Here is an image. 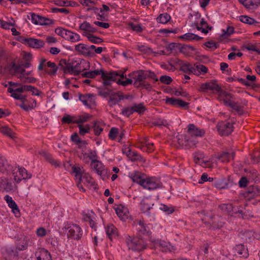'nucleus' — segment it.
I'll use <instances>...</instances> for the list:
<instances>
[{
	"mask_svg": "<svg viewBox=\"0 0 260 260\" xmlns=\"http://www.w3.org/2000/svg\"><path fill=\"white\" fill-rule=\"evenodd\" d=\"M125 242L129 249L135 251L140 252L147 248L146 241L141 237H126Z\"/></svg>",
	"mask_w": 260,
	"mask_h": 260,
	"instance_id": "nucleus-1",
	"label": "nucleus"
},
{
	"mask_svg": "<svg viewBox=\"0 0 260 260\" xmlns=\"http://www.w3.org/2000/svg\"><path fill=\"white\" fill-rule=\"evenodd\" d=\"M132 78L134 81V85L137 88L142 87L146 89L151 88L150 84L146 81V76L144 70H139L133 72L131 75Z\"/></svg>",
	"mask_w": 260,
	"mask_h": 260,
	"instance_id": "nucleus-2",
	"label": "nucleus"
},
{
	"mask_svg": "<svg viewBox=\"0 0 260 260\" xmlns=\"http://www.w3.org/2000/svg\"><path fill=\"white\" fill-rule=\"evenodd\" d=\"M204 217L202 218L203 221L209 227L212 226L213 228H220L222 227L224 222H220V223L216 222V221L214 220L220 219V216L214 214L211 212L202 211L201 213Z\"/></svg>",
	"mask_w": 260,
	"mask_h": 260,
	"instance_id": "nucleus-3",
	"label": "nucleus"
},
{
	"mask_svg": "<svg viewBox=\"0 0 260 260\" xmlns=\"http://www.w3.org/2000/svg\"><path fill=\"white\" fill-rule=\"evenodd\" d=\"M176 138L180 145L182 146L184 145L189 148L195 147L198 142V137L191 136L188 133H187V134L184 136H177Z\"/></svg>",
	"mask_w": 260,
	"mask_h": 260,
	"instance_id": "nucleus-4",
	"label": "nucleus"
},
{
	"mask_svg": "<svg viewBox=\"0 0 260 260\" xmlns=\"http://www.w3.org/2000/svg\"><path fill=\"white\" fill-rule=\"evenodd\" d=\"M118 76L123 79L125 78L124 73L119 74L117 72L107 73L104 71L102 73L101 77L104 80L103 84L105 87H109L111 86V82L115 81L116 80V78Z\"/></svg>",
	"mask_w": 260,
	"mask_h": 260,
	"instance_id": "nucleus-5",
	"label": "nucleus"
},
{
	"mask_svg": "<svg viewBox=\"0 0 260 260\" xmlns=\"http://www.w3.org/2000/svg\"><path fill=\"white\" fill-rule=\"evenodd\" d=\"M63 62L66 65L62 68V70L65 74L78 75L84 70L81 68V62L79 63L75 61L66 64L64 60Z\"/></svg>",
	"mask_w": 260,
	"mask_h": 260,
	"instance_id": "nucleus-6",
	"label": "nucleus"
},
{
	"mask_svg": "<svg viewBox=\"0 0 260 260\" xmlns=\"http://www.w3.org/2000/svg\"><path fill=\"white\" fill-rule=\"evenodd\" d=\"M234 121L230 122L221 121L217 124V130L220 135L222 136H228L230 135L233 131Z\"/></svg>",
	"mask_w": 260,
	"mask_h": 260,
	"instance_id": "nucleus-7",
	"label": "nucleus"
},
{
	"mask_svg": "<svg viewBox=\"0 0 260 260\" xmlns=\"http://www.w3.org/2000/svg\"><path fill=\"white\" fill-rule=\"evenodd\" d=\"M142 186L148 190L155 189L161 187V183L155 178L150 177L144 179L142 182Z\"/></svg>",
	"mask_w": 260,
	"mask_h": 260,
	"instance_id": "nucleus-8",
	"label": "nucleus"
},
{
	"mask_svg": "<svg viewBox=\"0 0 260 260\" xmlns=\"http://www.w3.org/2000/svg\"><path fill=\"white\" fill-rule=\"evenodd\" d=\"M220 90V87L218 85L215 80H212L209 82L203 83L201 85L200 88V91H201L206 92L208 90H212L213 92H216L218 93Z\"/></svg>",
	"mask_w": 260,
	"mask_h": 260,
	"instance_id": "nucleus-9",
	"label": "nucleus"
},
{
	"mask_svg": "<svg viewBox=\"0 0 260 260\" xmlns=\"http://www.w3.org/2000/svg\"><path fill=\"white\" fill-rule=\"evenodd\" d=\"M155 248H160L164 252H173L176 250L175 246L170 244L165 241L161 240H156L153 241Z\"/></svg>",
	"mask_w": 260,
	"mask_h": 260,
	"instance_id": "nucleus-10",
	"label": "nucleus"
},
{
	"mask_svg": "<svg viewBox=\"0 0 260 260\" xmlns=\"http://www.w3.org/2000/svg\"><path fill=\"white\" fill-rule=\"evenodd\" d=\"M68 235L74 239L79 240L82 236L81 228L77 224H71L68 227Z\"/></svg>",
	"mask_w": 260,
	"mask_h": 260,
	"instance_id": "nucleus-11",
	"label": "nucleus"
},
{
	"mask_svg": "<svg viewBox=\"0 0 260 260\" xmlns=\"http://www.w3.org/2000/svg\"><path fill=\"white\" fill-rule=\"evenodd\" d=\"M124 98L127 99L128 98L127 96L124 97L122 94V93L120 91H118L117 92H113L109 95L108 104L110 107H112L118 104L119 101L123 100Z\"/></svg>",
	"mask_w": 260,
	"mask_h": 260,
	"instance_id": "nucleus-12",
	"label": "nucleus"
},
{
	"mask_svg": "<svg viewBox=\"0 0 260 260\" xmlns=\"http://www.w3.org/2000/svg\"><path fill=\"white\" fill-rule=\"evenodd\" d=\"M9 92L11 93V96L16 100H19L24 102L26 101V96L19 94L18 92L22 93L24 91L23 89V85H21L20 87L17 88H13L12 87H9L8 88Z\"/></svg>",
	"mask_w": 260,
	"mask_h": 260,
	"instance_id": "nucleus-13",
	"label": "nucleus"
},
{
	"mask_svg": "<svg viewBox=\"0 0 260 260\" xmlns=\"http://www.w3.org/2000/svg\"><path fill=\"white\" fill-rule=\"evenodd\" d=\"M191 26L196 28L198 30L201 31L203 33L207 34L209 30L212 29V26H209L204 18H202L200 23L198 22H192Z\"/></svg>",
	"mask_w": 260,
	"mask_h": 260,
	"instance_id": "nucleus-14",
	"label": "nucleus"
},
{
	"mask_svg": "<svg viewBox=\"0 0 260 260\" xmlns=\"http://www.w3.org/2000/svg\"><path fill=\"white\" fill-rule=\"evenodd\" d=\"M75 50L79 54L85 57H91L94 55V53L88 50V46L83 43L75 45Z\"/></svg>",
	"mask_w": 260,
	"mask_h": 260,
	"instance_id": "nucleus-15",
	"label": "nucleus"
},
{
	"mask_svg": "<svg viewBox=\"0 0 260 260\" xmlns=\"http://www.w3.org/2000/svg\"><path fill=\"white\" fill-rule=\"evenodd\" d=\"M22 42L27 44L29 47L36 49L43 47L45 44L43 41L32 38L23 39Z\"/></svg>",
	"mask_w": 260,
	"mask_h": 260,
	"instance_id": "nucleus-16",
	"label": "nucleus"
},
{
	"mask_svg": "<svg viewBox=\"0 0 260 260\" xmlns=\"http://www.w3.org/2000/svg\"><path fill=\"white\" fill-rule=\"evenodd\" d=\"M8 206L12 209V212L15 216L18 217L20 216V210L15 202L12 199V197L9 195H6L4 197Z\"/></svg>",
	"mask_w": 260,
	"mask_h": 260,
	"instance_id": "nucleus-17",
	"label": "nucleus"
},
{
	"mask_svg": "<svg viewBox=\"0 0 260 260\" xmlns=\"http://www.w3.org/2000/svg\"><path fill=\"white\" fill-rule=\"evenodd\" d=\"M218 99L220 101H223L224 105L229 106L234 101L232 100L233 96L232 94L222 90L221 89L218 93Z\"/></svg>",
	"mask_w": 260,
	"mask_h": 260,
	"instance_id": "nucleus-18",
	"label": "nucleus"
},
{
	"mask_svg": "<svg viewBox=\"0 0 260 260\" xmlns=\"http://www.w3.org/2000/svg\"><path fill=\"white\" fill-rule=\"evenodd\" d=\"M10 71L13 75L16 76L19 80L23 77L22 75L24 72V69L22 67L21 64H17L14 62H12Z\"/></svg>",
	"mask_w": 260,
	"mask_h": 260,
	"instance_id": "nucleus-19",
	"label": "nucleus"
},
{
	"mask_svg": "<svg viewBox=\"0 0 260 260\" xmlns=\"http://www.w3.org/2000/svg\"><path fill=\"white\" fill-rule=\"evenodd\" d=\"M14 171L13 167L8 163L7 160L2 155H0V172L6 174L12 172L14 174Z\"/></svg>",
	"mask_w": 260,
	"mask_h": 260,
	"instance_id": "nucleus-20",
	"label": "nucleus"
},
{
	"mask_svg": "<svg viewBox=\"0 0 260 260\" xmlns=\"http://www.w3.org/2000/svg\"><path fill=\"white\" fill-rule=\"evenodd\" d=\"M37 260H52L51 255L44 248H39L35 253Z\"/></svg>",
	"mask_w": 260,
	"mask_h": 260,
	"instance_id": "nucleus-21",
	"label": "nucleus"
},
{
	"mask_svg": "<svg viewBox=\"0 0 260 260\" xmlns=\"http://www.w3.org/2000/svg\"><path fill=\"white\" fill-rule=\"evenodd\" d=\"M166 103L167 104L179 107H185L188 106V103L180 99L175 98H167Z\"/></svg>",
	"mask_w": 260,
	"mask_h": 260,
	"instance_id": "nucleus-22",
	"label": "nucleus"
},
{
	"mask_svg": "<svg viewBox=\"0 0 260 260\" xmlns=\"http://www.w3.org/2000/svg\"><path fill=\"white\" fill-rule=\"evenodd\" d=\"M187 133L189 134L191 136L199 138L203 136L205 134V132L203 129L198 128L194 124H190L188 126Z\"/></svg>",
	"mask_w": 260,
	"mask_h": 260,
	"instance_id": "nucleus-23",
	"label": "nucleus"
},
{
	"mask_svg": "<svg viewBox=\"0 0 260 260\" xmlns=\"http://www.w3.org/2000/svg\"><path fill=\"white\" fill-rule=\"evenodd\" d=\"M79 28L80 30L84 31L83 34H91L97 31V28L93 27L86 21H84L80 25Z\"/></svg>",
	"mask_w": 260,
	"mask_h": 260,
	"instance_id": "nucleus-24",
	"label": "nucleus"
},
{
	"mask_svg": "<svg viewBox=\"0 0 260 260\" xmlns=\"http://www.w3.org/2000/svg\"><path fill=\"white\" fill-rule=\"evenodd\" d=\"M235 153L234 152H223L220 154H218L216 156V158L220 160L223 162H228L230 161L231 160L233 159L234 157Z\"/></svg>",
	"mask_w": 260,
	"mask_h": 260,
	"instance_id": "nucleus-25",
	"label": "nucleus"
},
{
	"mask_svg": "<svg viewBox=\"0 0 260 260\" xmlns=\"http://www.w3.org/2000/svg\"><path fill=\"white\" fill-rule=\"evenodd\" d=\"M179 62L180 66V70L182 72L188 74L193 73L194 74V73H197L194 68L192 67L190 64L181 60H179Z\"/></svg>",
	"mask_w": 260,
	"mask_h": 260,
	"instance_id": "nucleus-26",
	"label": "nucleus"
},
{
	"mask_svg": "<svg viewBox=\"0 0 260 260\" xmlns=\"http://www.w3.org/2000/svg\"><path fill=\"white\" fill-rule=\"evenodd\" d=\"M108 237L112 240L118 236V230L113 224L108 225L106 229Z\"/></svg>",
	"mask_w": 260,
	"mask_h": 260,
	"instance_id": "nucleus-27",
	"label": "nucleus"
},
{
	"mask_svg": "<svg viewBox=\"0 0 260 260\" xmlns=\"http://www.w3.org/2000/svg\"><path fill=\"white\" fill-rule=\"evenodd\" d=\"M12 183L7 178H0V190L8 192L12 190Z\"/></svg>",
	"mask_w": 260,
	"mask_h": 260,
	"instance_id": "nucleus-28",
	"label": "nucleus"
},
{
	"mask_svg": "<svg viewBox=\"0 0 260 260\" xmlns=\"http://www.w3.org/2000/svg\"><path fill=\"white\" fill-rule=\"evenodd\" d=\"M63 38L72 42H79L81 40L80 36L79 34L74 33L69 30H67V33H66V35Z\"/></svg>",
	"mask_w": 260,
	"mask_h": 260,
	"instance_id": "nucleus-29",
	"label": "nucleus"
},
{
	"mask_svg": "<svg viewBox=\"0 0 260 260\" xmlns=\"http://www.w3.org/2000/svg\"><path fill=\"white\" fill-rule=\"evenodd\" d=\"M239 1L247 9H254L260 5V0H239Z\"/></svg>",
	"mask_w": 260,
	"mask_h": 260,
	"instance_id": "nucleus-30",
	"label": "nucleus"
},
{
	"mask_svg": "<svg viewBox=\"0 0 260 260\" xmlns=\"http://www.w3.org/2000/svg\"><path fill=\"white\" fill-rule=\"evenodd\" d=\"M124 152L132 161H141L142 159V157L140 154L136 152L132 151L128 147L125 149Z\"/></svg>",
	"mask_w": 260,
	"mask_h": 260,
	"instance_id": "nucleus-31",
	"label": "nucleus"
},
{
	"mask_svg": "<svg viewBox=\"0 0 260 260\" xmlns=\"http://www.w3.org/2000/svg\"><path fill=\"white\" fill-rule=\"evenodd\" d=\"M91 167L94 169L97 174L102 175L104 171V167L102 164L98 160H93L91 162Z\"/></svg>",
	"mask_w": 260,
	"mask_h": 260,
	"instance_id": "nucleus-32",
	"label": "nucleus"
},
{
	"mask_svg": "<svg viewBox=\"0 0 260 260\" xmlns=\"http://www.w3.org/2000/svg\"><path fill=\"white\" fill-rule=\"evenodd\" d=\"M246 196L249 198H253L260 195V188L253 186L249 188L246 193Z\"/></svg>",
	"mask_w": 260,
	"mask_h": 260,
	"instance_id": "nucleus-33",
	"label": "nucleus"
},
{
	"mask_svg": "<svg viewBox=\"0 0 260 260\" xmlns=\"http://www.w3.org/2000/svg\"><path fill=\"white\" fill-rule=\"evenodd\" d=\"M235 250L241 257H247L248 256V249L243 244L237 245L235 247Z\"/></svg>",
	"mask_w": 260,
	"mask_h": 260,
	"instance_id": "nucleus-34",
	"label": "nucleus"
},
{
	"mask_svg": "<svg viewBox=\"0 0 260 260\" xmlns=\"http://www.w3.org/2000/svg\"><path fill=\"white\" fill-rule=\"evenodd\" d=\"M79 180L83 182L84 184H86L88 186L89 185L91 186H93V187L95 186V183L92 181V177L88 173L84 172V173L82 174V176H80Z\"/></svg>",
	"mask_w": 260,
	"mask_h": 260,
	"instance_id": "nucleus-35",
	"label": "nucleus"
},
{
	"mask_svg": "<svg viewBox=\"0 0 260 260\" xmlns=\"http://www.w3.org/2000/svg\"><path fill=\"white\" fill-rule=\"evenodd\" d=\"M153 205L151 200L148 198L143 199L141 202V210L144 212L149 211Z\"/></svg>",
	"mask_w": 260,
	"mask_h": 260,
	"instance_id": "nucleus-36",
	"label": "nucleus"
},
{
	"mask_svg": "<svg viewBox=\"0 0 260 260\" xmlns=\"http://www.w3.org/2000/svg\"><path fill=\"white\" fill-rule=\"evenodd\" d=\"M135 222L138 223V227L137 228V230L139 234L147 235L149 233L148 228L145 225L143 220H136Z\"/></svg>",
	"mask_w": 260,
	"mask_h": 260,
	"instance_id": "nucleus-37",
	"label": "nucleus"
},
{
	"mask_svg": "<svg viewBox=\"0 0 260 260\" xmlns=\"http://www.w3.org/2000/svg\"><path fill=\"white\" fill-rule=\"evenodd\" d=\"M32 71L26 72L24 70V72L23 73L22 76H24L23 78L20 79V81L24 83H35L36 81V79L32 77H29Z\"/></svg>",
	"mask_w": 260,
	"mask_h": 260,
	"instance_id": "nucleus-38",
	"label": "nucleus"
},
{
	"mask_svg": "<svg viewBox=\"0 0 260 260\" xmlns=\"http://www.w3.org/2000/svg\"><path fill=\"white\" fill-rule=\"evenodd\" d=\"M103 72L104 71L102 69L89 72H86L85 73H83L82 74V76L85 78H94L98 75H102V73H103Z\"/></svg>",
	"mask_w": 260,
	"mask_h": 260,
	"instance_id": "nucleus-39",
	"label": "nucleus"
},
{
	"mask_svg": "<svg viewBox=\"0 0 260 260\" xmlns=\"http://www.w3.org/2000/svg\"><path fill=\"white\" fill-rule=\"evenodd\" d=\"M239 20L243 23L248 24L249 25H256L258 22L254 19L248 17L246 15H242L239 17Z\"/></svg>",
	"mask_w": 260,
	"mask_h": 260,
	"instance_id": "nucleus-40",
	"label": "nucleus"
},
{
	"mask_svg": "<svg viewBox=\"0 0 260 260\" xmlns=\"http://www.w3.org/2000/svg\"><path fill=\"white\" fill-rule=\"evenodd\" d=\"M83 35L86 37L89 41L94 44H99L103 42L102 38L94 36L92 33L83 34Z\"/></svg>",
	"mask_w": 260,
	"mask_h": 260,
	"instance_id": "nucleus-41",
	"label": "nucleus"
},
{
	"mask_svg": "<svg viewBox=\"0 0 260 260\" xmlns=\"http://www.w3.org/2000/svg\"><path fill=\"white\" fill-rule=\"evenodd\" d=\"M93 214L91 212V213H83V219L85 221H88L89 223V225L91 228H94L95 227V223L93 220Z\"/></svg>",
	"mask_w": 260,
	"mask_h": 260,
	"instance_id": "nucleus-42",
	"label": "nucleus"
},
{
	"mask_svg": "<svg viewBox=\"0 0 260 260\" xmlns=\"http://www.w3.org/2000/svg\"><path fill=\"white\" fill-rule=\"evenodd\" d=\"M31 17V21L35 24H39L43 25L44 22V17L40 16L34 13H30Z\"/></svg>",
	"mask_w": 260,
	"mask_h": 260,
	"instance_id": "nucleus-43",
	"label": "nucleus"
},
{
	"mask_svg": "<svg viewBox=\"0 0 260 260\" xmlns=\"http://www.w3.org/2000/svg\"><path fill=\"white\" fill-rule=\"evenodd\" d=\"M0 132L4 135H6L12 139L15 138V133L12 129L7 126H3L0 127Z\"/></svg>",
	"mask_w": 260,
	"mask_h": 260,
	"instance_id": "nucleus-44",
	"label": "nucleus"
},
{
	"mask_svg": "<svg viewBox=\"0 0 260 260\" xmlns=\"http://www.w3.org/2000/svg\"><path fill=\"white\" fill-rule=\"evenodd\" d=\"M112 90L109 87H99L98 88V94L100 96L106 98L112 93Z\"/></svg>",
	"mask_w": 260,
	"mask_h": 260,
	"instance_id": "nucleus-45",
	"label": "nucleus"
},
{
	"mask_svg": "<svg viewBox=\"0 0 260 260\" xmlns=\"http://www.w3.org/2000/svg\"><path fill=\"white\" fill-rule=\"evenodd\" d=\"M181 39H184L185 40L187 41H192V40H200L202 39V37L198 36L197 35L192 33H186L183 36L180 37Z\"/></svg>",
	"mask_w": 260,
	"mask_h": 260,
	"instance_id": "nucleus-46",
	"label": "nucleus"
},
{
	"mask_svg": "<svg viewBox=\"0 0 260 260\" xmlns=\"http://www.w3.org/2000/svg\"><path fill=\"white\" fill-rule=\"evenodd\" d=\"M240 236L242 239L246 241H250L251 239L256 238L254 235V233L252 231H245L240 234Z\"/></svg>",
	"mask_w": 260,
	"mask_h": 260,
	"instance_id": "nucleus-47",
	"label": "nucleus"
},
{
	"mask_svg": "<svg viewBox=\"0 0 260 260\" xmlns=\"http://www.w3.org/2000/svg\"><path fill=\"white\" fill-rule=\"evenodd\" d=\"M171 20V16L167 13L160 14L157 18L158 23L166 24Z\"/></svg>",
	"mask_w": 260,
	"mask_h": 260,
	"instance_id": "nucleus-48",
	"label": "nucleus"
},
{
	"mask_svg": "<svg viewBox=\"0 0 260 260\" xmlns=\"http://www.w3.org/2000/svg\"><path fill=\"white\" fill-rule=\"evenodd\" d=\"M117 215L121 218H124V216H127L128 211L126 208L123 207L118 206L115 209Z\"/></svg>",
	"mask_w": 260,
	"mask_h": 260,
	"instance_id": "nucleus-49",
	"label": "nucleus"
},
{
	"mask_svg": "<svg viewBox=\"0 0 260 260\" xmlns=\"http://www.w3.org/2000/svg\"><path fill=\"white\" fill-rule=\"evenodd\" d=\"M133 112L138 113L139 114H142L145 111L146 108L143 103L139 104H135L132 106Z\"/></svg>",
	"mask_w": 260,
	"mask_h": 260,
	"instance_id": "nucleus-50",
	"label": "nucleus"
},
{
	"mask_svg": "<svg viewBox=\"0 0 260 260\" xmlns=\"http://www.w3.org/2000/svg\"><path fill=\"white\" fill-rule=\"evenodd\" d=\"M194 66L195 71L197 73H194V75H199L201 73L205 74L207 72L208 69L203 64H195Z\"/></svg>",
	"mask_w": 260,
	"mask_h": 260,
	"instance_id": "nucleus-51",
	"label": "nucleus"
},
{
	"mask_svg": "<svg viewBox=\"0 0 260 260\" xmlns=\"http://www.w3.org/2000/svg\"><path fill=\"white\" fill-rule=\"evenodd\" d=\"M78 126L79 129V134L81 135L84 136L86 134L89 133L90 126L88 124L83 125L80 124Z\"/></svg>",
	"mask_w": 260,
	"mask_h": 260,
	"instance_id": "nucleus-52",
	"label": "nucleus"
},
{
	"mask_svg": "<svg viewBox=\"0 0 260 260\" xmlns=\"http://www.w3.org/2000/svg\"><path fill=\"white\" fill-rule=\"evenodd\" d=\"M219 207L223 212L230 215L231 211L233 210V205L231 204H224L220 205Z\"/></svg>",
	"mask_w": 260,
	"mask_h": 260,
	"instance_id": "nucleus-53",
	"label": "nucleus"
},
{
	"mask_svg": "<svg viewBox=\"0 0 260 260\" xmlns=\"http://www.w3.org/2000/svg\"><path fill=\"white\" fill-rule=\"evenodd\" d=\"M61 120L62 122L65 123H77V119H75L74 117L68 114L64 116Z\"/></svg>",
	"mask_w": 260,
	"mask_h": 260,
	"instance_id": "nucleus-54",
	"label": "nucleus"
},
{
	"mask_svg": "<svg viewBox=\"0 0 260 260\" xmlns=\"http://www.w3.org/2000/svg\"><path fill=\"white\" fill-rule=\"evenodd\" d=\"M19 174L21 176L22 179H29L31 177L30 174L28 173L27 171L23 168L18 169Z\"/></svg>",
	"mask_w": 260,
	"mask_h": 260,
	"instance_id": "nucleus-55",
	"label": "nucleus"
},
{
	"mask_svg": "<svg viewBox=\"0 0 260 260\" xmlns=\"http://www.w3.org/2000/svg\"><path fill=\"white\" fill-rule=\"evenodd\" d=\"M215 186L217 188L219 189H224L228 187V183L226 179H223L217 181L215 183Z\"/></svg>",
	"mask_w": 260,
	"mask_h": 260,
	"instance_id": "nucleus-56",
	"label": "nucleus"
},
{
	"mask_svg": "<svg viewBox=\"0 0 260 260\" xmlns=\"http://www.w3.org/2000/svg\"><path fill=\"white\" fill-rule=\"evenodd\" d=\"M130 178L132 179V180L136 182L137 183L140 184L141 185H142V182L143 181V180L144 179H142V177L140 176L138 173H135L134 174H132L130 176Z\"/></svg>",
	"mask_w": 260,
	"mask_h": 260,
	"instance_id": "nucleus-57",
	"label": "nucleus"
},
{
	"mask_svg": "<svg viewBox=\"0 0 260 260\" xmlns=\"http://www.w3.org/2000/svg\"><path fill=\"white\" fill-rule=\"evenodd\" d=\"M229 107L235 110L239 115L243 114V108L242 107L238 105V104L235 102H233L230 105Z\"/></svg>",
	"mask_w": 260,
	"mask_h": 260,
	"instance_id": "nucleus-58",
	"label": "nucleus"
},
{
	"mask_svg": "<svg viewBox=\"0 0 260 260\" xmlns=\"http://www.w3.org/2000/svg\"><path fill=\"white\" fill-rule=\"evenodd\" d=\"M144 72L146 79H151L154 80V82H156L158 80L154 72H152L149 70H144Z\"/></svg>",
	"mask_w": 260,
	"mask_h": 260,
	"instance_id": "nucleus-59",
	"label": "nucleus"
},
{
	"mask_svg": "<svg viewBox=\"0 0 260 260\" xmlns=\"http://www.w3.org/2000/svg\"><path fill=\"white\" fill-rule=\"evenodd\" d=\"M152 124L156 126H167L168 125V123L167 121L166 120L161 119V118H157L155 119L153 122Z\"/></svg>",
	"mask_w": 260,
	"mask_h": 260,
	"instance_id": "nucleus-60",
	"label": "nucleus"
},
{
	"mask_svg": "<svg viewBox=\"0 0 260 260\" xmlns=\"http://www.w3.org/2000/svg\"><path fill=\"white\" fill-rule=\"evenodd\" d=\"M71 140L73 142H75L77 144H83L85 145L86 142L85 141H81L79 138L78 135L77 133H74L71 136Z\"/></svg>",
	"mask_w": 260,
	"mask_h": 260,
	"instance_id": "nucleus-61",
	"label": "nucleus"
},
{
	"mask_svg": "<svg viewBox=\"0 0 260 260\" xmlns=\"http://www.w3.org/2000/svg\"><path fill=\"white\" fill-rule=\"evenodd\" d=\"M144 144L146 145V147L147 148V149L145 150V151L150 153L154 150L153 143L149 142L148 139L147 138H145Z\"/></svg>",
	"mask_w": 260,
	"mask_h": 260,
	"instance_id": "nucleus-62",
	"label": "nucleus"
},
{
	"mask_svg": "<svg viewBox=\"0 0 260 260\" xmlns=\"http://www.w3.org/2000/svg\"><path fill=\"white\" fill-rule=\"evenodd\" d=\"M118 134V128L112 127L109 132V138L112 140H115Z\"/></svg>",
	"mask_w": 260,
	"mask_h": 260,
	"instance_id": "nucleus-63",
	"label": "nucleus"
},
{
	"mask_svg": "<svg viewBox=\"0 0 260 260\" xmlns=\"http://www.w3.org/2000/svg\"><path fill=\"white\" fill-rule=\"evenodd\" d=\"M93 128L94 134L96 136L100 135L101 132L103 131V127L100 126V124L98 122H94Z\"/></svg>",
	"mask_w": 260,
	"mask_h": 260,
	"instance_id": "nucleus-64",
	"label": "nucleus"
}]
</instances>
